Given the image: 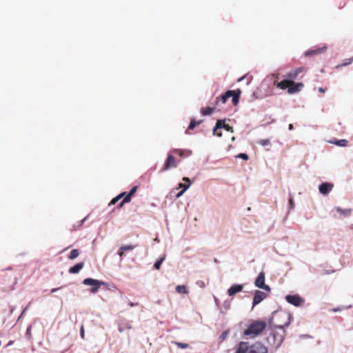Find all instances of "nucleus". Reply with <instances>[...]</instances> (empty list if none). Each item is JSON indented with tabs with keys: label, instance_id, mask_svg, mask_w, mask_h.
I'll return each mask as SVG.
<instances>
[{
	"label": "nucleus",
	"instance_id": "1",
	"mask_svg": "<svg viewBox=\"0 0 353 353\" xmlns=\"http://www.w3.org/2000/svg\"><path fill=\"white\" fill-rule=\"evenodd\" d=\"M276 316L284 319L285 322L283 324L276 323L273 320L270 322L273 339L272 345L275 348L279 347L282 344L285 335V327L290 325L291 319L290 315L285 312H280Z\"/></svg>",
	"mask_w": 353,
	"mask_h": 353
},
{
	"label": "nucleus",
	"instance_id": "2",
	"mask_svg": "<svg viewBox=\"0 0 353 353\" xmlns=\"http://www.w3.org/2000/svg\"><path fill=\"white\" fill-rule=\"evenodd\" d=\"M268 348L260 342H255L252 345L245 341L239 343L235 353H268Z\"/></svg>",
	"mask_w": 353,
	"mask_h": 353
},
{
	"label": "nucleus",
	"instance_id": "3",
	"mask_svg": "<svg viewBox=\"0 0 353 353\" xmlns=\"http://www.w3.org/2000/svg\"><path fill=\"white\" fill-rule=\"evenodd\" d=\"M266 323L263 321H255L244 330V336L253 339L261 334L266 327Z\"/></svg>",
	"mask_w": 353,
	"mask_h": 353
},
{
	"label": "nucleus",
	"instance_id": "4",
	"mask_svg": "<svg viewBox=\"0 0 353 353\" xmlns=\"http://www.w3.org/2000/svg\"><path fill=\"white\" fill-rule=\"evenodd\" d=\"M83 283L85 285H92V288L90 289V292L92 293H96L99 290L101 285L105 284L102 281H98V280H96L94 279H91V278L85 279L83 281Z\"/></svg>",
	"mask_w": 353,
	"mask_h": 353
},
{
	"label": "nucleus",
	"instance_id": "5",
	"mask_svg": "<svg viewBox=\"0 0 353 353\" xmlns=\"http://www.w3.org/2000/svg\"><path fill=\"white\" fill-rule=\"evenodd\" d=\"M220 128H223L228 132H233V128L230 125L225 123V120H218L215 127L213 129V134L217 135L218 137H221L222 134L216 132V130Z\"/></svg>",
	"mask_w": 353,
	"mask_h": 353
},
{
	"label": "nucleus",
	"instance_id": "6",
	"mask_svg": "<svg viewBox=\"0 0 353 353\" xmlns=\"http://www.w3.org/2000/svg\"><path fill=\"white\" fill-rule=\"evenodd\" d=\"M265 276L264 272H261L254 281V285L259 288L270 292V288L265 284Z\"/></svg>",
	"mask_w": 353,
	"mask_h": 353
},
{
	"label": "nucleus",
	"instance_id": "7",
	"mask_svg": "<svg viewBox=\"0 0 353 353\" xmlns=\"http://www.w3.org/2000/svg\"><path fill=\"white\" fill-rule=\"evenodd\" d=\"M177 167V163L175 160V158L171 154H169L168 155V157H167V159L163 166V168H161V172H163V171H166V170H168L169 169H170L171 168H176Z\"/></svg>",
	"mask_w": 353,
	"mask_h": 353
},
{
	"label": "nucleus",
	"instance_id": "8",
	"mask_svg": "<svg viewBox=\"0 0 353 353\" xmlns=\"http://www.w3.org/2000/svg\"><path fill=\"white\" fill-rule=\"evenodd\" d=\"M285 299L289 303L294 306H300L304 302V300L299 295H288Z\"/></svg>",
	"mask_w": 353,
	"mask_h": 353
},
{
	"label": "nucleus",
	"instance_id": "9",
	"mask_svg": "<svg viewBox=\"0 0 353 353\" xmlns=\"http://www.w3.org/2000/svg\"><path fill=\"white\" fill-rule=\"evenodd\" d=\"M266 297V293L259 290H256L253 297L252 307H254L256 305L259 304Z\"/></svg>",
	"mask_w": 353,
	"mask_h": 353
},
{
	"label": "nucleus",
	"instance_id": "10",
	"mask_svg": "<svg viewBox=\"0 0 353 353\" xmlns=\"http://www.w3.org/2000/svg\"><path fill=\"white\" fill-rule=\"evenodd\" d=\"M303 87V83H295L294 81H292V83L290 84L288 92L289 94H294L301 91V90Z\"/></svg>",
	"mask_w": 353,
	"mask_h": 353
},
{
	"label": "nucleus",
	"instance_id": "11",
	"mask_svg": "<svg viewBox=\"0 0 353 353\" xmlns=\"http://www.w3.org/2000/svg\"><path fill=\"white\" fill-rule=\"evenodd\" d=\"M137 188H138L137 186H134L131 189V190L129 192V193L124 197L123 201L119 203V208H122L125 203L130 202L132 197L134 194V193L137 192Z\"/></svg>",
	"mask_w": 353,
	"mask_h": 353
},
{
	"label": "nucleus",
	"instance_id": "12",
	"mask_svg": "<svg viewBox=\"0 0 353 353\" xmlns=\"http://www.w3.org/2000/svg\"><path fill=\"white\" fill-rule=\"evenodd\" d=\"M303 70V68H296L295 70H292L290 72H289L288 73H287L285 75V77H286L288 80H292V81H294V79H296L298 77V75L302 72Z\"/></svg>",
	"mask_w": 353,
	"mask_h": 353
},
{
	"label": "nucleus",
	"instance_id": "13",
	"mask_svg": "<svg viewBox=\"0 0 353 353\" xmlns=\"http://www.w3.org/2000/svg\"><path fill=\"white\" fill-rule=\"evenodd\" d=\"M243 289V285L242 284H234L232 285L228 290V294L230 296H232L234 294H236L238 292H240Z\"/></svg>",
	"mask_w": 353,
	"mask_h": 353
},
{
	"label": "nucleus",
	"instance_id": "14",
	"mask_svg": "<svg viewBox=\"0 0 353 353\" xmlns=\"http://www.w3.org/2000/svg\"><path fill=\"white\" fill-rule=\"evenodd\" d=\"M172 152L178 154L181 158H186L192 155V152L188 149H174Z\"/></svg>",
	"mask_w": 353,
	"mask_h": 353
},
{
	"label": "nucleus",
	"instance_id": "15",
	"mask_svg": "<svg viewBox=\"0 0 353 353\" xmlns=\"http://www.w3.org/2000/svg\"><path fill=\"white\" fill-rule=\"evenodd\" d=\"M233 94V90H228L224 94L220 97H216L215 105H218L219 102L221 101L222 103H225L228 99L230 98Z\"/></svg>",
	"mask_w": 353,
	"mask_h": 353
},
{
	"label": "nucleus",
	"instance_id": "16",
	"mask_svg": "<svg viewBox=\"0 0 353 353\" xmlns=\"http://www.w3.org/2000/svg\"><path fill=\"white\" fill-rule=\"evenodd\" d=\"M292 83V80L284 79L280 82L277 81H274V85L276 86V88L281 90L288 89L290 84Z\"/></svg>",
	"mask_w": 353,
	"mask_h": 353
},
{
	"label": "nucleus",
	"instance_id": "17",
	"mask_svg": "<svg viewBox=\"0 0 353 353\" xmlns=\"http://www.w3.org/2000/svg\"><path fill=\"white\" fill-rule=\"evenodd\" d=\"M332 184L325 182L319 185V190L322 194L325 195L332 190Z\"/></svg>",
	"mask_w": 353,
	"mask_h": 353
},
{
	"label": "nucleus",
	"instance_id": "18",
	"mask_svg": "<svg viewBox=\"0 0 353 353\" xmlns=\"http://www.w3.org/2000/svg\"><path fill=\"white\" fill-rule=\"evenodd\" d=\"M137 247V245H122L119 251H118V254L119 255V256L121 258H122L123 256H124V252L125 251H130V250H132L133 249H134L135 248Z\"/></svg>",
	"mask_w": 353,
	"mask_h": 353
},
{
	"label": "nucleus",
	"instance_id": "19",
	"mask_svg": "<svg viewBox=\"0 0 353 353\" xmlns=\"http://www.w3.org/2000/svg\"><path fill=\"white\" fill-rule=\"evenodd\" d=\"M183 181H185V182H188V184H183V183H179V188H182L183 190L179 192L177 194H176V197H179L181 196L183 192L189 188V186L190 185V181L188 178L187 177H184L183 179Z\"/></svg>",
	"mask_w": 353,
	"mask_h": 353
},
{
	"label": "nucleus",
	"instance_id": "20",
	"mask_svg": "<svg viewBox=\"0 0 353 353\" xmlns=\"http://www.w3.org/2000/svg\"><path fill=\"white\" fill-rule=\"evenodd\" d=\"M84 266V263L83 262L77 263L73 267H71L69 269V273L70 274H77Z\"/></svg>",
	"mask_w": 353,
	"mask_h": 353
},
{
	"label": "nucleus",
	"instance_id": "21",
	"mask_svg": "<svg viewBox=\"0 0 353 353\" xmlns=\"http://www.w3.org/2000/svg\"><path fill=\"white\" fill-rule=\"evenodd\" d=\"M325 50H326V48L325 47H323V48H318V49H316V50H308V51L305 52V55L307 56V57L313 56V55H316V54H319L324 52Z\"/></svg>",
	"mask_w": 353,
	"mask_h": 353
},
{
	"label": "nucleus",
	"instance_id": "22",
	"mask_svg": "<svg viewBox=\"0 0 353 353\" xmlns=\"http://www.w3.org/2000/svg\"><path fill=\"white\" fill-rule=\"evenodd\" d=\"M216 105L213 108H211V107H206V108H201V113L203 116H208V115H210L213 111L214 110V109L216 108Z\"/></svg>",
	"mask_w": 353,
	"mask_h": 353
},
{
	"label": "nucleus",
	"instance_id": "23",
	"mask_svg": "<svg viewBox=\"0 0 353 353\" xmlns=\"http://www.w3.org/2000/svg\"><path fill=\"white\" fill-rule=\"evenodd\" d=\"M202 123V120H200V121H196V119H192L191 121H190V125L186 130V133H188V131L189 130H194V128L199 125L200 123Z\"/></svg>",
	"mask_w": 353,
	"mask_h": 353
},
{
	"label": "nucleus",
	"instance_id": "24",
	"mask_svg": "<svg viewBox=\"0 0 353 353\" xmlns=\"http://www.w3.org/2000/svg\"><path fill=\"white\" fill-rule=\"evenodd\" d=\"M240 94L241 91L239 90L236 91L233 90V94L231 97H232V101L234 105H236L239 103Z\"/></svg>",
	"mask_w": 353,
	"mask_h": 353
},
{
	"label": "nucleus",
	"instance_id": "25",
	"mask_svg": "<svg viewBox=\"0 0 353 353\" xmlns=\"http://www.w3.org/2000/svg\"><path fill=\"white\" fill-rule=\"evenodd\" d=\"M79 255V250L77 249H74L70 252V255L68 256V259L70 260H73V259H76L77 257H78Z\"/></svg>",
	"mask_w": 353,
	"mask_h": 353
},
{
	"label": "nucleus",
	"instance_id": "26",
	"mask_svg": "<svg viewBox=\"0 0 353 353\" xmlns=\"http://www.w3.org/2000/svg\"><path fill=\"white\" fill-rule=\"evenodd\" d=\"M176 291L180 294H187L188 292L185 285H177L176 287Z\"/></svg>",
	"mask_w": 353,
	"mask_h": 353
},
{
	"label": "nucleus",
	"instance_id": "27",
	"mask_svg": "<svg viewBox=\"0 0 353 353\" xmlns=\"http://www.w3.org/2000/svg\"><path fill=\"white\" fill-rule=\"evenodd\" d=\"M331 143H334L339 146L344 147L347 145L348 141L346 139H341L338 141H332Z\"/></svg>",
	"mask_w": 353,
	"mask_h": 353
},
{
	"label": "nucleus",
	"instance_id": "28",
	"mask_svg": "<svg viewBox=\"0 0 353 353\" xmlns=\"http://www.w3.org/2000/svg\"><path fill=\"white\" fill-rule=\"evenodd\" d=\"M165 260V256L161 257L159 259H158L154 265V268L156 269V270H159L160 268H161V265L162 264V263L163 262V261Z\"/></svg>",
	"mask_w": 353,
	"mask_h": 353
},
{
	"label": "nucleus",
	"instance_id": "29",
	"mask_svg": "<svg viewBox=\"0 0 353 353\" xmlns=\"http://www.w3.org/2000/svg\"><path fill=\"white\" fill-rule=\"evenodd\" d=\"M257 143L262 146H267V145H270L271 144L270 140L268 139H260L258 141Z\"/></svg>",
	"mask_w": 353,
	"mask_h": 353
},
{
	"label": "nucleus",
	"instance_id": "30",
	"mask_svg": "<svg viewBox=\"0 0 353 353\" xmlns=\"http://www.w3.org/2000/svg\"><path fill=\"white\" fill-rule=\"evenodd\" d=\"M336 210L337 212H339V213H341V214H343V215H348L351 212L350 210H343L340 208H336Z\"/></svg>",
	"mask_w": 353,
	"mask_h": 353
},
{
	"label": "nucleus",
	"instance_id": "31",
	"mask_svg": "<svg viewBox=\"0 0 353 353\" xmlns=\"http://www.w3.org/2000/svg\"><path fill=\"white\" fill-rule=\"evenodd\" d=\"M174 344L179 348H187L189 346L188 343L181 342H174Z\"/></svg>",
	"mask_w": 353,
	"mask_h": 353
},
{
	"label": "nucleus",
	"instance_id": "32",
	"mask_svg": "<svg viewBox=\"0 0 353 353\" xmlns=\"http://www.w3.org/2000/svg\"><path fill=\"white\" fill-rule=\"evenodd\" d=\"M121 199V195H118L116 197L113 198L109 205H114L119 200Z\"/></svg>",
	"mask_w": 353,
	"mask_h": 353
},
{
	"label": "nucleus",
	"instance_id": "33",
	"mask_svg": "<svg viewBox=\"0 0 353 353\" xmlns=\"http://www.w3.org/2000/svg\"><path fill=\"white\" fill-rule=\"evenodd\" d=\"M80 335L82 339L85 338V330H84V326L83 325L81 326Z\"/></svg>",
	"mask_w": 353,
	"mask_h": 353
},
{
	"label": "nucleus",
	"instance_id": "34",
	"mask_svg": "<svg viewBox=\"0 0 353 353\" xmlns=\"http://www.w3.org/2000/svg\"><path fill=\"white\" fill-rule=\"evenodd\" d=\"M238 157H240L244 160H248V154H245V153H241L238 155Z\"/></svg>",
	"mask_w": 353,
	"mask_h": 353
},
{
	"label": "nucleus",
	"instance_id": "35",
	"mask_svg": "<svg viewBox=\"0 0 353 353\" xmlns=\"http://www.w3.org/2000/svg\"><path fill=\"white\" fill-rule=\"evenodd\" d=\"M289 204H290V209H293L294 208V206H295L294 202L293 199L292 197H290V199H289Z\"/></svg>",
	"mask_w": 353,
	"mask_h": 353
},
{
	"label": "nucleus",
	"instance_id": "36",
	"mask_svg": "<svg viewBox=\"0 0 353 353\" xmlns=\"http://www.w3.org/2000/svg\"><path fill=\"white\" fill-rule=\"evenodd\" d=\"M353 61V57L348 59L347 62H345L341 65V66H345L350 64Z\"/></svg>",
	"mask_w": 353,
	"mask_h": 353
},
{
	"label": "nucleus",
	"instance_id": "37",
	"mask_svg": "<svg viewBox=\"0 0 353 353\" xmlns=\"http://www.w3.org/2000/svg\"><path fill=\"white\" fill-rule=\"evenodd\" d=\"M279 314V313L276 314H275V316H274V317H273V318L272 319L271 321L273 320V321H274V322H275V323H279V322H277V321H276V319H279V317H277V316H276V315H277V314ZM279 324H282V323H281V321H279Z\"/></svg>",
	"mask_w": 353,
	"mask_h": 353
},
{
	"label": "nucleus",
	"instance_id": "38",
	"mask_svg": "<svg viewBox=\"0 0 353 353\" xmlns=\"http://www.w3.org/2000/svg\"><path fill=\"white\" fill-rule=\"evenodd\" d=\"M31 334V326H29L26 330V335H30Z\"/></svg>",
	"mask_w": 353,
	"mask_h": 353
},
{
	"label": "nucleus",
	"instance_id": "39",
	"mask_svg": "<svg viewBox=\"0 0 353 353\" xmlns=\"http://www.w3.org/2000/svg\"><path fill=\"white\" fill-rule=\"evenodd\" d=\"M226 336H227V332H225L222 333V334L221 335L220 338L222 340H224L225 339Z\"/></svg>",
	"mask_w": 353,
	"mask_h": 353
},
{
	"label": "nucleus",
	"instance_id": "40",
	"mask_svg": "<svg viewBox=\"0 0 353 353\" xmlns=\"http://www.w3.org/2000/svg\"><path fill=\"white\" fill-rule=\"evenodd\" d=\"M61 288H52V289H51L50 292H51V293H54V292H57V290H59V289H61Z\"/></svg>",
	"mask_w": 353,
	"mask_h": 353
},
{
	"label": "nucleus",
	"instance_id": "41",
	"mask_svg": "<svg viewBox=\"0 0 353 353\" xmlns=\"http://www.w3.org/2000/svg\"><path fill=\"white\" fill-rule=\"evenodd\" d=\"M85 219H83L82 220H81L79 222V224H78V227H81L82 225V224L83 223L84 221H85Z\"/></svg>",
	"mask_w": 353,
	"mask_h": 353
},
{
	"label": "nucleus",
	"instance_id": "42",
	"mask_svg": "<svg viewBox=\"0 0 353 353\" xmlns=\"http://www.w3.org/2000/svg\"><path fill=\"white\" fill-rule=\"evenodd\" d=\"M325 90H326L325 88H319V92H325Z\"/></svg>",
	"mask_w": 353,
	"mask_h": 353
},
{
	"label": "nucleus",
	"instance_id": "43",
	"mask_svg": "<svg viewBox=\"0 0 353 353\" xmlns=\"http://www.w3.org/2000/svg\"><path fill=\"white\" fill-rule=\"evenodd\" d=\"M119 195H121V198H124L127 194L125 192H121V194H119Z\"/></svg>",
	"mask_w": 353,
	"mask_h": 353
},
{
	"label": "nucleus",
	"instance_id": "44",
	"mask_svg": "<svg viewBox=\"0 0 353 353\" xmlns=\"http://www.w3.org/2000/svg\"><path fill=\"white\" fill-rule=\"evenodd\" d=\"M138 305V303H132V302H131V303H130V305L131 307H133V306H135V305Z\"/></svg>",
	"mask_w": 353,
	"mask_h": 353
},
{
	"label": "nucleus",
	"instance_id": "45",
	"mask_svg": "<svg viewBox=\"0 0 353 353\" xmlns=\"http://www.w3.org/2000/svg\"><path fill=\"white\" fill-rule=\"evenodd\" d=\"M293 129V125L292 124H290L289 125V130H292Z\"/></svg>",
	"mask_w": 353,
	"mask_h": 353
},
{
	"label": "nucleus",
	"instance_id": "46",
	"mask_svg": "<svg viewBox=\"0 0 353 353\" xmlns=\"http://www.w3.org/2000/svg\"><path fill=\"white\" fill-rule=\"evenodd\" d=\"M243 78H244V77H243L240 78L238 81H241Z\"/></svg>",
	"mask_w": 353,
	"mask_h": 353
}]
</instances>
